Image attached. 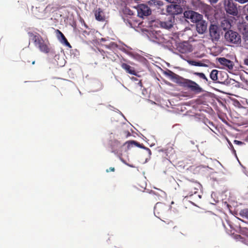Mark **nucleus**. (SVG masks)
I'll return each mask as SVG.
<instances>
[{"instance_id":"6ab92c4d","label":"nucleus","mask_w":248,"mask_h":248,"mask_svg":"<svg viewBox=\"0 0 248 248\" xmlns=\"http://www.w3.org/2000/svg\"><path fill=\"white\" fill-rule=\"evenodd\" d=\"M243 28L242 33L244 35V38L246 40H248V25L246 23L241 25Z\"/></svg>"},{"instance_id":"39448f33","label":"nucleus","mask_w":248,"mask_h":248,"mask_svg":"<svg viewBox=\"0 0 248 248\" xmlns=\"http://www.w3.org/2000/svg\"><path fill=\"white\" fill-rule=\"evenodd\" d=\"M138 16L142 18H144L150 15L152 13L151 8L146 4H138L137 8Z\"/></svg>"},{"instance_id":"20e7f679","label":"nucleus","mask_w":248,"mask_h":248,"mask_svg":"<svg viewBox=\"0 0 248 248\" xmlns=\"http://www.w3.org/2000/svg\"><path fill=\"white\" fill-rule=\"evenodd\" d=\"M199 184L196 182L189 181L186 184L184 187V192L186 194L185 197L191 196L193 194H196L198 192Z\"/></svg>"},{"instance_id":"0eeeda50","label":"nucleus","mask_w":248,"mask_h":248,"mask_svg":"<svg viewBox=\"0 0 248 248\" xmlns=\"http://www.w3.org/2000/svg\"><path fill=\"white\" fill-rule=\"evenodd\" d=\"M209 34L213 41H217L220 38L218 27L216 25H211L209 28Z\"/></svg>"},{"instance_id":"2f4dec72","label":"nucleus","mask_w":248,"mask_h":248,"mask_svg":"<svg viewBox=\"0 0 248 248\" xmlns=\"http://www.w3.org/2000/svg\"><path fill=\"white\" fill-rule=\"evenodd\" d=\"M192 64L195 66H201L202 65L201 63L199 62L192 61Z\"/></svg>"},{"instance_id":"6e6552de","label":"nucleus","mask_w":248,"mask_h":248,"mask_svg":"<svg viewBox=\"0 0 248 248\" xmlns=\"http://www.w3.org/2000/svg\"><path fill=\"white\" fill-rule=\"evenodd\" d=\"M225 8L226 12L230 15L236 16L238 14L236 5L232 1L229 0Z\"/></svg>"},{"instance_id":"7ed1b4c3","label":"nucleus","mask_w":248,"mask_h":248,"mask_svg":"<svg viewBox=\"0 0 248 248\" xmlns=\"http://www.w3.org/2000/svg\"><path fill=\"white\" fill-rule=\"evenodd\" d=\"M179 81V85L185 88L189 89L195 93H200L202 92V89L195 81L182 78Z\"/></svg>"},{"instance_id":"f3484780","label":"nucleus","mask_w":248,"mask_h":248,"mask_svg":"<svg viewBox=\"0 0 248 248\" xmlns=\"http://www.w3.org/2000/svg\"><path fill=\"white\" fill-rule=\"evenodd\" d=\"M166 209V206L164 204L161 202H157L154 207V211L155 212H156L158 214L160 213L163 214L165 212Z\"/></svg>"},{"instance_id":"b1692460","label":"nucleus","mask_w":248,"mask_h":248,"mask_svg":"<svg viewBox=\"0 0 248 248\" xmlns=\"http://www.w3.org/2000/svg\"><path fill=\"white\" fill-rule=\"evenodd\" d=\"M193 74L195 76H198L200 78L204 80V83H207L208 82V79L205 75L202 73L194 72Z\"/></svg>"},{"instance_id":"a878e982","label":"nucleus","mask_w":248,"mask_h":248,"mask_svg":"<svg viewBox=\"0 0 248 248\" xmlns=\"http://www.w3.org/2000/svg\"><path fill=\"white\" fill-rule=\"evenodd\" d=\"M123 12L124 14H127L128 15H133V12L132 11H131L129 8L125 7L123 10Z\"/></svg>"},{"instance_id":"9d476101","label":"nucleus","mask_w":248,"mask_h":248,"mask_svg":"<svg viewBox=\"0 0 248 248\" xmlns=\"http://www.w3.org/2000/svg\"><path fill=\"white\" fill-rule=\"evenodd\" d=\"M55 32L56 33L57 37L60 42L64 44L66 46L71 48L72 46L68 42L63 34L58 29L56 30Z\"/></svg>"},{"instance_id":"f8f14e48","label":"nucleus","mask_w":248,"mask_h":248,"mask_svg":"<svg viewBox=\"0 0 248 248\" xmlns=\"http://www.w3.org/2000/svg\"><path fill=\"white\" fill-rule=\"evenodd\" d=\"M218 62L222 65L226 66L229 70H232L234 66L233 62L228 60L225 58H220L218 59Z\"/></svg>"},{"instance_id":"9b49d317","label":"nucleus","mask_w":248,"mask_h":248,"mask_svg":"<svg viewBox=\"0 0 248 248\" xmlns=\"http://www.w3.org/2000/svg\"><path fill=\"white\" fill-rule=\"evenodd\" d=\"M164 75L167 77L170 78L171 80L175 82L176 83L179 84V81H180L182 77L176 74L170 70H168L164 72Z\"/></svg>"},{"instance_id":"4be33fe9","label":"nucleus","mask_w":248,"mask_h":248,"mask_svg":"<svg viewBox=\"0 0 248 248\" xmlns=\"http://www.w3.org/2000/svg\"><path fill=\"white\" fill-rule=\"evenodd\" d=\"M217 74H218V71L216 69L213 70L210 74V77L214 81H217L218 78H217Z\"/></svg>"},{"instance_id":"473e14b6","label":"nucleus","mask_w":248,"mask_h":248,"mask_svg":"<svg viewBox=\"0 0 248 248\" xmlns=\"http://www.w3.org/2000/svg\"><path fill=\"white\" fill-rule=\"evenodd\" d=\"M168 2L171 3H176L178 1V0H166Z\"/></svg>"},{"instance_id":"4c0bfd02","label":"nucleus","mask_w":248,"mask_h":248,"mask_svg":"<svg viewBox=\"0 0 248 248\" xmlns=\"http://www.w3.org/2000/svg\"><path fill=\"white\" fill-rule=\"evenodd\" d=\"M130 135H131V134H130V133H129V132H127V134L126 137H128V136H130Z\"/></svg>"},{"instance_id":"5701e85b","label":"nucleus","mask_w":248,"mask_h":248,"mask_svg":"<svg viewBox=\"0 0 248 248\" xmlns=\"http://www.w3.org/2000/svg\"><path fill=\"white\" fill-rule=\"evenodd\" d=\"M202 18V15L195 12L193 18L192 19L191 22L197 23L201 20Z\"/></svg>"},{"instance_id":"7c9ffc66","label":"nucleus","mask_w":248,"mask_h":248,"mask_svg":"<svg viewBox=\"0 0 248 248\" xmlns=\"http://www.w3.org/2000/svg\"><path fill=\"white\" fill-rule=\"evenodd\" d=\"M244 63L245 65L248 66V55L244 60Z\"/></svg>"},{"instance_id":"1a4fd4ad","label":"nucleus","mask_w":248,"mask_h":248,"mask_svg":"<svg viewBox=\"0 0 248 248\" xmlns=\"http://www.w3.org/2000/svg\"><path fill=\"white\" fill-rule=\"evenodd\" d=\"M174 21V16H170L165 21H160L159 24L161 27L166 29H169L172 27Z\"/></svg>"},{"instance_id":"f704fd0d","label":"nucleus","mask_w":248,"mask_h":248,"mask_svg":"<svg viewBox=\"0 0 248 248\" xmlns=\"http://www.w3.org/2000/svg\"><path fill=\"white\" fill-rule=\"evenodd\" d=\"M211 3H216L218 0H209Z\"/></svg>"},{"instance_id":"a211bd4d","label":"nucleus","mask_w":248,"mask_h":248,"mask_svg":"<svg viewBox=\"0 0 248 248\" xmlns=\"http://www.w3.org/2000/svg\"><path fill=\"white\" fill-rule=\"evenodd\" d=\"M232 27V24L230 20L228 19H224L221 22V27L224 31L230 29Z\"/></svg>"},{"instance_id":"cd10ccee","label":"nucleus","mask_w":248,"mask_h":248,"mask_svg":"<svg viewBox=\"0 0 248 248\" xmlns=\"http://www.w3.org/2000/svg\"><path fill=\"white\" fill-rule=\"evenodd\" d=\"M234 143L236 145H243L245 144L243 142H242L241 141H239L237 140H234Z\"/></svg>"},{"instance_id":"393cba45","label":"nucleus","mask_w":248,"mask_h":248,"mask_svg":"<svg viewBox=\"0 0 248 248\" xmlns=\"http://www.w3.org/2000/svg\"><path fill=\"white\" fill-rule=\"evenodd\" d=\"M242 217L248 219V209H244L241 211Z\"/></svg>"},{"instance_id":"f03ea898","label":"nucleus","mask_w":248,"mask_h":248,"mask_svg":"<svg viewBox=\"0 0 248 248\" xmlns=\"http://www.w3.org/2000/svg\"><path fill=\"white\" fill-rule=\"evenodd\" d=\"M224 39L225 41L230 44V46H239L241 43L240 35L236 31L229 30L225 33Z\"/></svg>"},{"instance_id":"58836bf2","label":"nucleus","mask_w":248,"mask_h":248,"mask_svg":"<svg viewBox=\"0 0 248 248\" xmlns=\"http://www.w3.org/2000/svg\"><path fill=\"white\" fill-rule=\"evenodd\" d=\"M34 63H35V61H33V62H32V64H34Z\"/></svg>"},{"instance_id":"ddd939ff","label":"nucleus","mask_w":248,"mask_h":248,"mask_svg":"<svg viewBox=\"0 0 248 248\" xmlns=\"http://www.w3.org/2000/svg\"><path fill=\"white\" fill-rule=\"evenodd\" d=\"M197 31L201 34L203 33L207 29V24L202 19L196 23Z\"/></svg>"},{"instance_id":"412c9836","label":"nucleus","mask_w":248,"mask_h":248,"mask_svg":"<svg viewBox=\"0 0 248 248\" xmlns=\"http://www.w3.org/2000/svg\"><path fill=\"white\" fill-rule=\"evenodd\" d=\"M194 14L195 12L193 11H186L184 13L185 17L190 19L191 21L193 18Z\"/></svg>"},{"instance_id":"c9c22d12","label":"nucleus","mask_w":248,"mask_h":248,"mask_svg":"<svg viewBox=\"0 0 248 248\" xmlns=\"http://www.w3.org/2000/svg\"><path fill=\"white\" fill-rule=\"evenodd\" d=\"M246 236H247V237L248 238V230H247L246 232ZM246 244L247 245H248V240L247 241V243H246Z\"/></svg>"},{"instance_id":"bb28decb","label":"nucleus","mask_w":248,"mask_h":248,"mask_svg":"<svg viewBox=\"0 0 248 248\" xmlns=\"http://www.w3.org/2000/svg\"><path fill=\"white\" fill-rule=\"evenodd\" d=\"M118 45L115 42H110L108 45V48H115L118 47Z\"/></svg>"},{"instance_id":"f257e3e1","label":"nucleus","mask_w":248,"mask_h":248,"mask_svg":"<svg viewBox=\"0 0 248 248\" xmlns=\"http://www.w3.org/2000/svg\"><path fill=\"white\" fill-rule=\"evenodd\" d=\"M30 39L34 43L36 47L41 52L48 54L51 52V46L48 39H44L37 32H29L28 33Z\"/></svg>"},{"instance_id":"72a5a7b5","label":"nucleus","mask_w":248,"mask_h":248,"mask_svg":"<svg viewBox=\"0 0 248 248\" xmlns=\"http://www.w3.org/2000/svg\"><path fill=\"white\" fill-rule=\"evenodd\" d=\"M189 49L188 48H183L182 50L181 51L182 53H186Z\"/></svg>"},{"instance_id":"4468645a","label":"nucleus","mask_w":248,"mask_h":248,"mask_svg":"<svg viewBox=\"0 0 248 248\" xmlns=\"http://www.w3.org/2000/svg\"><path fill=\"white\" fill-rule=\"evenodd\" d=\"M94 16L96 20L98 21H104L105 20V16L103 10L99 8L94 11Z\"/></svg>"},{"instance_id":"2eb2a0df","label":"nucleus","mask_w":248,"mask_h":248,"mask_svg":"<svg viewBox=\"0 0 248 248\" xmlns=\"http://www.w3.org/2000/svg\"><path fill=\"white\" fill-rule=\"evenodd\" d=\"M121 66L122 68L126 71V73L132 75H137L136 72L134 68L131 67L128 64L126 63H122Z\"/></svg>"},{"instance_id":"aec40b11","label":"nucleus","mask_w":248,"mask_h":248,"mask_svg":"<svg viewBox=\"0 0 248 248\" xmlns=\"http://www.w3.org/2000/svg\"><path fill=\"white\" fill-rule=\"evenodd\" d=\"M148 4L150 6H155L158 8L163 5V2L161 1L157 0H150L148 1Z\"/></svg>"},{"instance_id":"dca6fc26","label":"nucleus","mask_w":248,"mask_h":248,"mask_svg":"<svg viewBox=\"0 0 248 248\" xmlns=\"http://www.w3.org/2000/svg\"><path fill=\"white\" fill-rule=\"evenodd\" d=\"M125 143L128 144V147L130 146H133V145H136L137 147H139L141 148H143L147 150L148 152L149 155H151L152 154L151 151L150 149L147 147H145L142 144H140V143L134 141V140H130L127 141Z\"/></svg>"},{"instance_id":"c756f323","label":"nucleus","mask_w":248,"mask_h":248,"mask_svg":"<svg viewBox=\"0 0 248 248\" xmlns=\"http://www.w3.org/2000/svg\"><path fill=\"white\" fill-rule=\"evenodd\" d=\"M115 168L114 167H110L109 168L106 170L107 172H109L110 171H115Z\"/></svg>"},{"instance_id":"e433bc0d","label":"nucleus","mask_w":248,"mask_h":248,"mask_svg":"<svg viewBox=\"0 0 248 248\" xmlns=\"http://www.w3.org/2000/svg\"><path fill=\"white\" fill-rule=\"evenodd\" d=\"M247 12H248V8L247 9ZM245 19H246V20L247 21H248V15L246 16Z\"/></svg>"},{"instance_id":"423d86ee","label":"nucleus","mask_w":248,"mask_h":248,"mask_svg":"<svg viewBox=\"0 0 248 248\" xmlns=\"http://www.w3.org/2000/svg\"><path fill=\"white\" fill-rule=\"evenodd\" d=\"M166 11L170 15V16H174L181 14L183 12V9L179 5L170 4L167 6Z\"/></svg>"},{"instance_id":"c85d7f7f","label":"nucleus","mask_w":248,"mask_h":248,"mask_svg":"<svg viewBox=\"0 0 248 248\" xmlns=\"http://www.w3.org/2000/svg\"><path fill=\"white\" fill-rule=\"evenodd\" d=\"M240 3L243 4L248 2V0H234Z\"/></svg>"}]
</instances>
